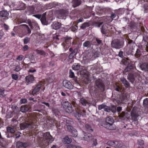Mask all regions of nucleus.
I'll return each mask as SVG.
<instances>
[{
    "label": "nucleus",
    "mask_w": 148,
    "mask_h": 148,
    "mask_svg": "<svg viewBox=\"0 0 148 148\" xmlns=\"http://www.w3.org/2000/svg\"><path fill=\"white\" fill-rule=\"evenodd\" d=\"M71 121L69 120H66L65 124L64 122H58L54 120L53 121V125L56 126L58 129L60 130L62 129L64 126L66 130L71 132L72 136L75 137L77 135V132L75 129L71 125Z\"/></svg>",
    "instance_id": "nucleus-1"
},
{
    "label": "nucleus",
    "mask_w": 148,
    "mask_h": 148,
    "mask_svg": "<svg viewBox=\"0 0 148 148\" xmlns=\"http://www.w3.org/2000/svg\"><path fill=\"white\" fill-rule=\"evenodd\" d=\"M135 68L133 65L128 66L125 70V72H130L128 74V78L132 83H133L135 80V78H138L140 75L134 71Z\"/></svg>",
    "instance_id": "nucleus-2"
},
{
    "label": "nucleus",
    "mask_w": 148,
    "mask_h": 148,
    "mask_svg": "<svg viewBox=\"0 0 148 148\" xmlns=\"http://www.w3.org/2000/svg\"><path fill=\"white\" fill-rule=\"evenodd\" d=\"M114 122V120L112 117L111 116L107 117L106 119V123L104 124V126L109 130H114L116 128V127L115 125L113 124Z\"/></svg>",
    "instance_id": "nucleus-3"
},
{
    "label": "nucleus",
    "mask_w": 148,
    "mask_h": 148,
    "mask_svg": "<svg viewBox=\"0 0 148 148\" xmlns=\"http://www.w3.org/2000/svg\"><path fill=\"white\" fill-rule=\"evenodd\" d=\"M40 7L36 4L27 7L26 13L28 15L38 13L40 11Z\"/></svg>",
    "instance_id": "nucleus-4"
},
{
    "label": "nucleus",
    "mask_w": 148,
    "mask_h": 148,
    "mask_svg": "<svg viewBox=\"0 0 148 148\" xmlns=\"http://www.w3.org/2000/svg\"><path fill=\"white\" fill-rule=\"evenodd\" d=\"M112 26L108 24L103 25L101 28V32L103 34L107 36H109L112 32Z\"/></svg>",
    "instance_id": "nucleus-5"
},
{
    "label": "nucleus",
    "mask_w": 148,
    "mask_h": 148,
    "mask_svg": "<svg viewBox=\"0 0 148 148\" xmlns=\"http://www.w3.org/2000/svg\"><path fill=\"white\" fill-rule=\"evenodd\" d=\"M21 28L20 33L21 37L27 35H29L31 33V30L28 26L26 24L21 25L19 26Z\"/></svg>",
    "instance_id": "nucleus-6"
},
{
    "label": "nucleus",
    "mask_w": 148,
    "mask_h": 148,
    "mask_svg": "<svg viewBox=\"0 0 148 148\" xmlns=\"http://www.w3.org/2000/svg\"><path fill=\"white\" fill-rule=\"evenodd\" d=\"M71 16L72 17L73 19H75L76 18H78L79 17V18L77 19L75 22V23L77 25L80 22H82L84 21V20L82 17H81V14L79 13L77 10H74L70 14Z\"/></svg>",
    "instance_id": "nucleus-7"
},
{
    "label": "nucleus",
    "mask_w": 148,
    "mask_h": 148,
    "mask_svg": "<svg viewBox=\"0 0 148 148\" xmlns=\"http://www.w3.org/2000/svg\"><path fill=\"white\" fill-rule=\"evenodd\" d=\"M123 42L121 40L117 39H114L111 42L112 47L114 48L119 49L121 48L123 46Z\"/></svg>",
    "instance_id": "nucleus-8"
},
{
    "label": "nucleus",
    "mask_w": 148,
    "mask_h": 148,
    "mask_svg": "<svg viewBox=\"0 0 148 148\" xmlns=\"http://www.w3.org/2000/svg\"><path fill=\"white\" fill-rule=\"evenodd\" d=\"M63 108L69 113H71L74 110V107L72 104L68 101H64L62 103Z\"/></svg>",
    "instance_id": "nucleus-9"
},
{
    "label": "nucleus",
    "mask_w": 148,
    "mask_h": 148,
    "mask_svg": "<svg viewBox=\"0 0 148 148\" xmlns=\"http://www.w3.org/2000/svg\"><path fill=\"white\" fill-rule=\"evenodd\" d=\"M107 143L110 146L117 148H121L123 145V143L120 141L110 140L108 141Z\"/></svg>",
    "instance_id": "nucleus-10"
},
{
    "label": "nucleus",
    "mask_w": 148,
    "mask_h": 148,
    "mask_svg": "<svg viewBox=\"0 0 148 148\" xmlns=\"http://www.w3.org/2000/svg\"><path fill=\"white\" fill-rule=\"evenodd\" d=\"M43 139L44 142L47 145H48L49 143H51L53 141L52 136L49 132L44 134Z\"/></svg>",
    "instance_id": "nucleus-11"
},
{
    "label": "nucleus",
    "mask_w": 148,
    "mask_h": 148,
    "mask_svg": "<svg viewBox=\"0 0 148 148\" xmlns=\"http://www.w3.org/2000/svg\"><path fill=\"white\" fill-rule=\"evenodd\" d=\"M85 113L86 112L84 110H81L79 108H77V109H75V112L74 114V116L80 122H81L80 117L82 116H83L85 115Z\"/></svg>",
    "instance_id": "nucleus-12"
},
{
    "label": "nucleus",
    "mask_w": 148,
    "mask_h": 148,
    "mask_svg": "<svg viewBox=\"0 0 148 148\" xmlns=\"http://www.w3.org/2000/svg\"><path fill=\"white\" fill-rule=\"evenodd\" d=\"M143 40L142 44L143 48L146 51L148 52V33H143Z\"/></svg>",
    "instance_id": "nucleus-13"
},
{
    "label": "nucleus",
    "mask_w": 148,
    "mask_h": 148,
    "mask_svg": "<svg viewBox=\"0 0 148 148\" xmlns=\"http://www.w3.org/2000/svg\"><path fill=\"white\" fill-rule=\"evenodd\" d=\"M59 16L60 17V18H63L64 17H66L69 14L68 11L66 10L60 9L59 10L58 12Z\"/></svg>",
    "instance_id": "nucleus-14"
},
{
    "label": "nucleus",
    "mask_w": 148,
    "mask_h": 148,
    "mask_svg": "<svg viewBox=\"0 0 148 148\" xmlns=\"http://www.w3.org/2000/svg\"><path fill=\"white\" fill-rule=\"evenodd\" d=\"M36 127V125L33 123L28 124L27 125H25L21 124L20 125V128L21 130H23L27 127L30 129V130H34Z\"/></svg>",
    "instance_id": "nucleus-15"
},
{
    "label": "nucleus",
    "mask_w": 148,
    "mask_h": 148,
    "mask_svg": "<svg viewBox=\"0 0 148 148\" xmlns=\"http://www.w3.org/2000/svg\"><path fill=\"white\" fill-rule=\"evenodd\" d=\"M131 116L132 119L135 121H138L137 117L139 116L136 111L135 110L134 108L132 109L131 113Z\"/></svg>",
    "instance_id": "nucleus-16"
},
{
    "label": "nucleus",
    "mask_w": 148,
    "mask_h": 148,
    "mask_svg": "<svg viewBox=\"0 0 148 148\" xmlns=\"http://www.w3.org/2000/svg\"><path fill=\"white\" fill-rule=\"evenodd\" d=\"M63 85L65 88L68 89H72L73 88V85L68 80H64L63 82Z\"/></svg>",
    "instance_id": "nucleus-17"
},
{
    "label": "nucleus",
    "mask_w": 148,
    "mask_h": 148,
    "mask_svg": "<svg viewBox=\"0 0 148 148\" xmlns=\"http://www.w3.org/2000/svg\"><path fill=\"white\" fill-rule=\"evenodd\" d=\"M96 86L100 89L104 90V85L101 80L99 79L95 82Z\"/></svg>",
    "instance_id": "nucleus-18"
},
{
    "label": "nucleus",
    "mask_w": 148,
    "mask_h": 148,
    "mask_svg": "<svg viewBox=\"0 0 148 148\" xmlns=\"http://www.w3.org/2000/svg\"><path fill=\"white\" fill-rule=\"evenodd\" d=\"M93 138L92 135L91 133L86 132L84 133L83 140L88 142L91 140Z\"/></svg>",
    "instance_id": "nucleus-19"
},
{
    "label": "nucleus",
    "mask_w": 148,
    "mask_h": 148,
    "mask_svg": "<svg viewBox=\"0 0 148 148\" xmlns=\"http://www.w3.org/2000/svg\"><path fill=\"white\" fill-rule=\"evenodd\" d=\"M104 110V111L108 112L111 111L113 113H115L116 111V107L114 105L112 106L111 107L105 105Z\"/></svg>",
    "instance_id": "nucleus-20"
},
{
    "label": "nucleus",
    "mask_w": 148,
    "mask_h": 148,
    "mask_svg": "<svg viewBox=\"0 0 148 148\" xmlns=\"http://www.w3.org/2000/svg\"><path fill=\"white\" fill-rule=\"evenodd\" d=\"M71 39L72 38L70 37H65L64 38V41L63 42V45L66 47H69L71 45Z\"/></svg>",
    "instance_id": "nucleus-21"
},
{
    "label": "nucleus",
    "mask_w": 148,
    "mask_h": 148,
    "mask_svg": "<svg viewBox=\"0 0 148 148\" xmlns=\"http://www.w3.org/2000/svg\"><path fill=\"white\" fill-rule=\"evenodd\" d=\"M42 86L41 84H37L35 88H34L32 91V95H34L37 93H38L40 90V88Z\"/></svg>",
    "instance_id": "nucleus-22"
},
{
    "label": "nucleus",
    "mask_w": 148,
    "mask_h": 148,
    "mask_svg": "<svg viewBox=\"0 0 148 148\" xmlns=\"http://www.w3.org/2000/svg\"><path fill=\"white\" fill-rule=\"evenodd\" d=\"M27 23L31 28L32 29H34L35 28H36L38 25L36 22L31 21L30 20H28Z\"/></svg>",
    "instance_id": "nucleus-23"
},
{
    "label": "nucleus",
    "mask_w": 148,
    "mask_h": 148,
    "mask_svg": "<svg viewBox=\"0 0 148 148\" xmlns=\"http://www.w3.org/2000/svg\"><path fill=\"white\" fill-rule=\"evenodd\" d=\"M100 18L99 17H97L94 20L93 22V26L98 27H99L101 25L103 24L102 22H99L98 21L97 22L96 21V19L98 20V21H100Z\"/></svg>",
    "instance_id": "nucleus-24"
},
{
    "label": "nucleus",
    "mask_w": 148,
    "mask_h": 148,
    "mask_svg": "<svg viewBox=\"0 0 148 148\" xmlns=\"http://www.w3.org/2000/svg\"><path fill=\"white\" fill-rule=\"evenodd\" d=\"M34 77L33 75H28L25 77V81L27 84L32 83L34 80Z\"/></svg>",
    "instance_id": "nucleus-25"
},
{
    "label": "nucleus",
    "mask_w": 148,
    "mask_h": 148,
    "mask_svg": "<svg viewBox=\"0 0 148 148\" xmlns=\"http://www.w3.org/2000/svg\"><path fill=\"white\" fill-rule=\"evenodd\" d=\"M27 146L26 143L19 141L17 143L16 146L17 148H26Z\"/></svg>",
    "instance_id": "nucleus-26"
},
{
    "label": "nucleus",
    "mask_w": 148,
    "mask_h": 148,
    "mask_svg": "<svg viewBox=\"0 0 148 148\" xmlns=\"http://www.w3.org/2000/svg\"><path fill=\"white\" fill-rule=\"evenodd\" d=\"M61 23L58 22H54L51 25L53 28L55 29H59L61 27Z\"/></svg>",
    "instance_id": "nucleus-27"
},
{
    "label": "nucleus",
    "mask_w": 148,
    "mask_h": 148,
    "mask_svg": "<svg viewBox=\"0 0 148 148\" xmlns=\"http://www.w3.org/2000/svg\"><path fill=\"white\" fill-rule=\"evenodd\" d=\"M72 3L73 7L74 8L76 7L81 4L82 0H73Z\"/></svg>",
    "instance_id": "nucleus-28"
},
{
    "label": "nucleus",
    "mask_w": 148,
    "mask_h": 148,
    "mask_svg": "<svg viewBox=\"0 0 148 148\" xmlns=\"http://www.w3.org/2000/svg\"><path fill=\"white\" fill-rule=\"evenodd\" d=\"M63 143L64 144H69L72 141V139L68 136H66L62 140Z\"/></svg>",
    "instance_id": "nucleus-29"
},
{
    "label": "nucleus",
    "mask_w": 148,
    "mask_h": 148,
    "mask_svg": "<svg viewBox=\"0 0 148 148\" xmlns=\"http://www.w3.org/2000/svg\"><path fill=\"white\" fill-rule=\"evenodd\" d=\"M100 54V52L99 51L98 49L93 50L92 52V57L94 58H96L98 57Z\"/></svg>",
    "instance_id": "nucleus-30"
},
{
    "label": "nucleus",
    "mask_w": 148,
    "mask_h": 148,
    "mask_svg": "<svg viewBox=\"0 0 148 148\" xmlns=\"http://www.w3.org/2000/svg\"><path fill=\"white\" fill-rule=\"evenodd\" d=\"M9 15V13L7 11L3 10L0 12V17H7Z\"/></svg>",
    "instance_id": "nucleus-31"
},
{
    "label": "nucleus",
    "mask_w": 148,
    "mask_h": 148,
    "mask_svg": "<svg viewBox=\"0 0 148 148\" xmlns=\"http://www.w3.org/2000/svg\"><path fill=\"white\" fill-rule=\"evenodd\" d=\"M5 90L4 88L2 87H0V97L1 98L4 97L6 95L4 94V92Z\"/></svg>",
    "instance_id": "nucleus-32"
},
{
    "label": "nucleus",
    "mask_w": 148,
    "mask_h": 148,
    "mask_svg": "<svg viewBox=\"0 0 148 148\" xmlns=\"http://www.w3.org/2000/svg\"><path fill=\"white\" fill-rule=\"evenodd\" d=\"M80 67V65L78 63H74L72 67V69L75 70H78Z\"/></svg>",
    "instance_id": "nucleus-33"
},
{
    "label": "nucleus",
    "mask_w": 148,
    "mask_h": 148,
    "mask_svg": "<svg viewBox=\"0 0 148 148\" xmlns=\"http://www.w3.org/2000/svg\"><path fill=\"white\" fill-rule=\"evenodd\" d=\"M85 127L86 128V131L89 132H92L93 130L92 128L90 125L88 124H86L85 125Z\"/></svg>",
    "instance_id": "nucleus-34"
},
{
    "label": "nucleus",
    "mask_w": 148,
    "mask_h": 148,
    "mask_svg": "<svg viewBox=\"0 0 148 148\" xmlns=\"http://www.w3.org/2000/svg\"><path fill=\"white\" fill-rule=\"evenodd\" d=\"M79 102L84 106H86L87 104H88V102L87 101L83 98H82L80 99Z\"/></svg>",
    "instance_id": "nucleus-35"
},
{
    "label": "nucleus",
    "mask_w": 148,
    "mask_h": 148,
    "mask_svg": "<svg viewBox=\"0 0 148 148\" xmlns=\"http://www.w3.org/2000/svg\"><path fill=\"white\" fill-rule=\"evenodd\" d=\"M121 81L126 88H128L129 87L130 84L125 79H122Z\"/></svg>",
    "instance_id": "nucleus-36"
},
{
    "label": "nucleus",
    "mask_w": 148,
    "mask_h": 148,
    "mask_svg": "<svg viewBox=\"0 0 148 148\" xmlns=\"http://www.w3.org/2000/svg\"><path fill=\"white\" fill-rule=\"evenodd\" d=\"M89 26L90 25L88 23L85 22L81 25L80 26V27L82 29H84Z\"/></svg>",
    "instance_id": "nucleus-37"
},
{
    "label": "nucleus",
    "mask_w": 148,
    "mask_h": 148,
    "mask_svg": "<svg viewBox=\"0 0 148 148\" xmlns=\"http://www.w3.org/2000/svg\"><path fill=\"white\" fill-rule=\"evenodd\" d=\"M91 43L89 41H86L84 42L83 44L84 47H91Z\"/></svg>",
    "instance_id": "nucleus-38"
},
{
    "label": "nucleus",
    "mask_w": 148,
    "mask_h": 148,
    "mask_svg": "<svg viewBox=\"0 0 148 148\" xmlns=\"http://www.w3.org/2000/svg\"><path fill=\"white\" fill-rule=\"evenodd\" d=\"M36 51L37 54L40 55L45 56L46 55V52L43 50L36 49Z\"/></svg>",
    "instance_id": "nucleus-39"
},
{
    "label": "nucleus",
    "mask_w": 148,
    "mask_h": 148,
    "mask_svg": "<svg viewBox=\"0 0 148 148\" xmlns=\"http://www.w3.org/2000/svg\"><path fill=\"white\" fill-rule=\"evenodd\" d=\"M119 101L120 103H125L127 101V97L125 96H123Z\"/></svg>",
    "instance_id": "nucleus-40"
},
{
    "label": "nucleus",
    "mask_w": 148,
    "mask_h": 148,
    "mask_svg": "<svg viewBox=\"0 0 148 148\" xmlns=\"http://www.w3.org/2000/svg\"><path fill=\"white\" fill-rule=\"evenodd\" d=\"M126 113H125V112H123L119 115V116L120 118L122 119H124L126 117Z\"/></svg>",
    "instance_id": "nucleus-41"
},
{
    "label": "nucleus",
    "mask_w": 148,
    "mask_h": 148,
    "mask_svg": "<svg viewBox=\"0 0 148 148\" xmlns=\"http://www.w3.org/2000/svg\"><path fill=\"white\" fill-rule=\"evenodd\" d=\"M28 110V108L25 106H22L20 108V111L23 112H25Z\"/></svg>",
    "instance_id": "nucleus-42"
},
{
    "label": "nucleus",
    "mask_w": 148,
    "mask_h": 148,
    "mask_svg": "<svg viewBox=\"0 0 148 148\" xmlns=\"http://www.w3.org/2000/svg\"><path fill=\"white\" fill-rule=\"evenodd\" d=\"M71 29L73 32H75L78 29V26H77V24H75V25H72L71 27Z\"/></svg>",
    "instance_id": "nucleus-43"
},
{
    "label": "nucleus",
    "mask_w": 148,
    "mask_h": 148,
    "mask_svg": "<svg viewBox=\"0 0 148 148\" xmlns=\"http://www.w3.org/2000/svg\"><path fill=\"white\" fill-rule=\"evenodd\" d=\"M141 55V52L140 50L137 49L135 54V56L137 58L139 57Z\"/></svg>",
    "instance_id": "nucleus-44"
},
{
    "label": "nucleus",
    "mask_w": 148,
    "mask_h": 148,
    "mask_svg": "<svg viewBox=\"0 0 148 148\" xmlns=\"http://www.w3.org/2000/svg\"><path fill=\"white\" fill-rule=\"evenodd\" d=\"M141 66L142 69L145 71H148V63L143 64Z\"/></svg>",
    "instance_id": "nucleus-45"
},
{
    "label": "nucleus",
    "mask_w": 148,
    "mask_h": 148,
    "mask_svg": "<svg viewBox=\"0 0 148 148\" xmlns=\"http://www.w3.org/2000/svg\"><path fill=\"white\" fill-rule=\"evenodd\" d=\"M112 19L113 20L114 19L116 20L118 19V16L116 15L115 13L112 12L110 16Z\"/></svg>",
    "instance_id": "nucleus-46"
},
{
    "label": "nucleus",
    "mask_w": 148,
    "mask_h": 148,
    "mask_svg": "<svg viewBox=\"0 0 148 148\" xmlns=\"http://www.w3.org/2000/svg\"><path fill=\"white\" fill-rule=\"evenodd\" d=\"M7 130L8 132L14 133L15 132L14 128L10 127H8L7 128Z\"/></svg>",
    "instance_id": "nucleus-47"
},
{
    "label": "nucleus",
    "mask_w": 148,
    "mask_h": 148,
    "mask_svg": "<svg viewBox=\"0 0 148 148\" xmlns=\"http://www.w3.org/2000/svg\"><path fill=\"white\" fill-rule=\"evenodd\" d=\"M30 38L28 37H26L23 39V43L24 44H26L29 42Z\"/></svg>",
    "instance_id": "nucleus-48"
},
{
    "label": "nucleus",
    "mask_w": 148,
    "mask_h": 148,
    "mask_svg": "<svg viewBox=\"0 0 148 148\" xmlns=\"http://www.w3.org/2000/svg\"><path fill=\"white\" fill-rule=\"evenodd\" d=\"M69 77L71 78H73L75 77V75L74 73L72 71L71 69L69 70Z\"/></svg>",
    "instance_id": "nucleus-49"
},
{
    "label": "nucleus",
    "mask_w": 148,
    "mask_h": 148,
    "mask_svg": "<svg viewBox=\"0 0 148 148\" xmlns=\"http://www.w3.org/2000/svg\"><path fill=\"white\" fill-rule=\"evenodd\" d=\"M145 10V12H148V3L144 4L143 6Z\"/></svg>",
    "instance_id": "nucleus-50"
},
{
    "label": "nucleus",
    "mask_w": 148,
    "mask_h": 148,
    "mask_svg": "<svg viewBox=\"0 0 148 148\" xmlns=\"http://www.w3.org/2000/svg\"><path fill=\"white\" fill-rule=\"evenodd\" d=\"M143 104L146 107L148 108V98L144 100Z\"/></svg>",
    "instance_id": "nucleus-51"
},
{
    "label": "nucleus",
    "mask_w": 148,
    "mask_h": 148,
    "mask_svg": "<svg viewBox=\"0 0 148 148\" xmlns=\"http://www.w3.org/2000/svg\"><path fill=\"white\" fill-rule=\"evenodd\" d=\"M24 58V56H23L22 55H20L19 56H17L16 58V60H18L19 61H21Z\"/></svg>",
    "instance_id": "nucleus-52"
},
{
    "label": "nucleus",
    "mask_w": 148,
    "mask_h": 148,
    "mask_svg": "<svg viewBox=\"0 0 148 148\" xmlns=\"http://www.w3.org/2000/svg\"><path fill=\"white\" fill-rule=\"evenodd\" d=\"M12 77L13 79L15 80H17L18 78V75L15 74H12Z\"/></svg>",
    "instance_id": "nucleus-53"
},
{
    "label": "nucleus",
    "mask_w": 148,
    "mask_h": 148,
    "mask_svg": "<svg viewBox=\"0 0 148 148\" xmlns=\"http://www.w3.org/2000/svg\"><path fill=\"white\" fill-rule=\"evenodd\" d=\"M105 105H104L103 104H102L101 105H100L98 106V109L99 110H100L104 108L105 107Z\"/></svg>",
    "instance_id": "nucleus-54"
},
{
    "label": "nucleus",
    "mask_w": 148,
    "mask_h": 148,
    "mask_svg": "<svg viewBox=\"0 0 148 148\" xmlns=\"http://www.w3.org/2000/svg\"><path fill=\"white\" fill-rule=\"evenodd\" d=\"M29 49V47L27 45H24L22 48V49L24 51H26Z\"/></svg>",
    "instance_id": "nucleus-55"
},
{
    "label": "nucleus",
    "mask_w": 148,
    "mask_h": 148,
    "mask_svg": "<svg viewBox=\"0 0 148 148\" xmlns=\"http://www.w3.org/2000/svg\"><path fill=\"white\" fill-rule=\"evenodd\" d=\"M21 69V68H20V65H18L16 66V68L14 70V71L16 72H18Z\"/></svg>",
    "instance_id": "nucleus-56"
},
{
    "label": "nucleus",
    "mask_w": 148,
    "mask_h": 148,
    "mask_svg": "<svg viewBox=\"0 0 148 148\" xmlns=\"http://www.w3.org/2000/svg\"><path fill=\"white\" fill-rule=\"evenodd\" d=\"M115 89L116 91L118 92H119L121 90V88L118 85H116L115 87Z\"/></svg>",
    "instance_id": "nucleus-57"
},
{
    "label": "nucleus",
    "mask_w": 148,
    "mask_h": 148,
    "mask_svg": "<svg viewBox=\"0 0 148 148\" xmlns=\"http://www.w3.org/2000/svg\"><path fill=\"white\" fill-rule=\"evenodd\" d=\"M27 102V100L26 99H22L20 101V103L21 104L25 103Z\"/></svg>",
    "instance_id": "nucleus-58"
},
{
    "label": "nucleus",
    "mask_w": 148,
    "mask_h": 148,
    "mask_svg": "<svg viewBox=\"0 0 148 148\" xmlns=\"http://www.w3.org/2000/svg\"><path fill=\"white\" fill-rule=\"evenodd\" d=\"M77 49H75L73 50V51L72 52H71V53L74 56L77 54Z\"/></svg>",
    "instance_id": "nucleus-59"
},
{
    "label": "nucleus",
    "mask_w": 148,
    "mask_h": 148,
    "mask_svg": "<svg viewBox=\"0 0 148 148\" xmlns=\"http://www.w3.org/2000/svg\"><path fill=\"white\" fill-rule=\"evenodd\" d=\"M77 49H75L73 50V51L72 52H71V53L74 56L77 54Z\"/></svg>",
    "instance_id": "nucleus-60"
},
{
    "label": "nucleus",
    "mask_w": 148,
    "mask_h": 148,
    "mask_svg": "<svg viewBox=\"0 0 148 148\" xmlns=\"http://www.w3.org/2000/svg\"><path fill=\"white\" fill-rule=\"evenodd\" d=\"M77 49H75L73 50V51L72 52H71V53L74 56L77 54Z\"/></svg>",
    "instance_id": "nucleus-61"
},
{
    "label": "nucleus",
    "mask_w": 148,
    "mask_h": 148,
    "mask_svg": "<svg viewBox=\"0 0 148 148\" xmlns=\"http://www.w3.org/2000/svg\"><path fill=\"white\" fill-rule=\"evenodd\" d=\"M77 49H75L73 50V51L72 52H71V53L74 56L77 54Z\"/></svg>",
    "instance_id": "nucleus-62"
},
{
    "label": "nucleus",
    "mask_w": 148,
    "mask_h": 148,
    "mask_svg": "<svg viewBox=\"0 0 148 148\" xmlns=\"http://www.w3.org/2000/svg\"><path fill=\"white\" fill-rule=\"evenodd\" d=\"M3 27L4 29L5 30H8L9 29V26L5 23L3 25Z\"/></svg>",
    "instance_id": "nucleus-63"
},
{
    "label": "nucleus",
    "mask_w": 148,
    "mask_h": 148,
    "mask_svg": "<svg viewBox=\"0 0 148 148\" xmlns=\"http://www.w3.org/2000/svg\"><path fill=\"white\" fill-rule=\"evenodd\" d=\"M96 41L97 43L99 45L101 44L102 43V40H100L99 38H96Z\"/></svg>",
    "instance_id": "nucleus-64"
}]
</instances>
